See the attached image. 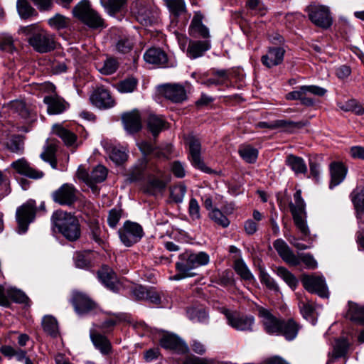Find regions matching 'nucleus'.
Segmentation results:
<instances>
[{"label": "nucleus", "mask_w": 364, "mask_h": 364, "mask_svg": "<svg viewBox=\"0 0 364 364\" xmlns=\"http://www.w3.org/2000/svg\"><path fill=\"white\" fill-rule=\"evenodd\" d=\"M252 311L258 314L268 333L282 336L288 341L294 340L301 328V326L294 318H278L257 304H252Z\"/></svg>", "instance_id": "1"}, {"label": "nucleus", "mask_w": 364, "mask_h": 364, "mask_svg": "<svg viewBox=\"0 0 364 364\" xmlns=\"http://www.w3.org/2000/svg\"><path fill=\"white\" fill-rule=\"evenodd\" d=\"M18 33L25 35L29 45L38 53H48L55 48L54 36L36 25L21 27Z\"/></svg>", "instance_id": "2"}, {"label": "nucleus", "mask_w": 364, "mask_h": 364, "mask_svg": "<svg viewBox=\"0 0 364 364\" xmlns=\"http://www.w3.org/2000/svg\"><path fill=\"white\" fill-rule=\"evenodd\" d=\"M51 220L54 227L68 240L75 241L80 237L79 221L71 213L56 210L53 213Z\"/></svg>", "instance_id": "3"}, {"label": "nucleus", "mask_w": 364, "mask_h": 364, "mask_svg": "<svg viewBox=\"0 0 364 364\" xmlns=\"http://www.w3.org/2000/svg\"><path fill=\"white\" fill-rule=\"evenodd\" d=\"M210 261L209 255L205 252L194 253L190 250H186L178 256V260L176 263L177 272H182L185 276L193 277L195 273L192 270L206 265Z\"/></svg>", "instance_id": "4"}, {"label": "nucleus", "mask_w": 364, "mask_h": 364, "mask_svg": "<svg viewBox=\"0 0 364 364\" xmlns=\"http://www.w3.org/2000/svg\"><path fill=\"white\" fill-rule=\"evenodd\" d=\"M74 16L92 28L104 27V20L92 9L89 1H81L73 9Z\"/></svg>", "instance_id": "5"}, {"label": "nucleus", "mask_w": 364, "mask_h": 364, "mask_svg": "<svg viewBox=\"0 0 364 364\" xmlns=\"http://www.w3.org/2000/svg\"><path fill=\"white\" fill-rule=\"evenodd\" d=\"M294 203H291L289 208L296 228L304 236L309 235V228L306 225L305 216V203L301 198V191L298 190L294 194Z\"/></svg>", "instance_id": "6"}, {"label": "nucleus", "mask_w": 364, "mask_h": 364, "mask_svg": "<svg viewBox=\"0 0 364 364\" xmlns=\"http://www.w3.org/2000/svg\"><path fill=\"white\" fill-rule=\"evenodd\" d=\"M186 144L188 146L189 157L192 165L204 173H213V171L205 165L201 158V144L199 139L194 136H188L186 138Z\"/></svg>", "instance_id": "7"}, {"label": "nucleus", "mask_w": 364, "mask_h": 364, "mask_svg": "<svg viewBox=\"0 0 364 364\" xmlns=\"http://www.w3.org/2000/svg\"><path fill=\"white\" fill-rule=\"evenodd\" d=\"M143 235L141 226L133 222L127 221L119 230V238L122 243L127 247L139 241Z\"/></svg>", "instance_id": "8"}, {"label": "nucleus", "mask_w": 364, "mask_h": 364, "mask_svg": "<svg viewBox=\"0 0 364 364\" xmlns=\"http://www.w3.org/2000/svg\"><path fill=\"white\" fill-rule=\"evenodd\" d=\"M309 19L316 26L328 28L332 24V18L329 9L323 6L310 5L307 7Z\"/></svg>", "instance_id": "9"}, {"label": "nucleus", "mask_w": 364, "mask_h": 364, "mask_svg": "<svg viewBox=\"0 0 364 364\" xmlns=\"http://www.w3.org/2000/svg\"><path fill=\"white\" fill-rule=\"evenodd\" d=\"M53 200L60 205H72L77 200V190L73 185L64 183L51 194Z\"/></svg>", "instance_id": "10"}, {"label": "nucleus", "mask_w": 364, "mask_h": 364, "mask_svg": "<svg viewBox=\"0 0 364 364\" xmlns=\"http://www.w3.org/2000/svg\"><path fill=\"white\" fill-rule=\"evenodd\" d=\"M36 209L33 203H28L18 208L16 210V220L18 223V232L25 233L28 226L35 217Z\"/></svg>", "instance_id": "11"}, {"label": "nucleus", "mask_w": 364, "mask_h": 364, "mask_svg": "<svg viewBox=\"0 0 364 364\" xmlns=\"http://www.w3.org/2000/svg\"><path fill=\"white\" fill-rule=\"evenodd\" d=\"M301 282L309 292L316 293L321 297L328 296L327 287L323 277L304 275Z\"/></svg>", "instance_id": "12"}, {"label": "nucleus", "mask_w": 364, "mask_h": 364, "mask_svg": "<svg viewBox=\"0 0 364 364\" xmlns=\"http://www.w3.org/2000/svg\"><path fill=\"white\" fill-rule=\"evenodd\" d=\"M132 12L141 25L148 26L151 24V12L150 6L146 0H136L132 6Z\"/></svg>", "instance_id": "13"}, {"label": "nucleus", "mask_w": 364, "mask_h": 364, "mask_svg": "<svg viewBox=\"0 0 364 364\" xmlns=\"http://www.w3.org/2000/svg\"><path fill=\"white\" fill-rule=\"evenodd\" d=\"M11 167L14 168L16 173L32 179H40L44 176L43 171L31 166L25 158H21L13 161L11 164Z\"/></svg>", "instance_id": "14"}, {"label": "nucleus", "mask_w": 364, "mask_h": 364, "mask_svg": "<svg viewBox=\"0 0 364 364\" xmlns=\"http://www.w3.org/2000/svg\"><path fill=\"white\" fill-rule=\"evenodd\" d=\"M92 103L100 109H109L114 107L115 102L110 92L104 87H98L90 96Z\"/></svg>", "instance_id": "15"}, {"label": "nucleus", "mask_w": 364, "mask_h": 364, "mask_svg": "<svg viewBox=\"0 0 364 364\" xmlns=\"http://www.w3.org/2000/svg\"><path fill=\"white\" fill-rule=\"evenodd\" d=\"M72 304L75 311L79 315L87 314L96 306V304L86 294L81 292H74Z\"/></svg>", "instance_id": "16"}, {"label": "nucleus", "mask_w": 364, "mask_h": 364, "mask_svg": "<svg viewBox=\"0 0 364 364\" xmlns=\"http://www.w3.org/2000/svg\"><path fill=\"white\" fill-rule=\"evenodd\" d=\"M49 114H60L69 107V103L57 94L47 95L43 98Z\"/></svg>", "instance_id": "17"}, {"label": "nucleus", "mask_w": 364, "mask_h": 364, "mask_svg": "<svg viewBox=\"0 0 364 364\" xmlns=\"http://www.w3.org/2000/svg\"><path fill=\"white\" fill-rule=\"evenodd\" d=\"M273 245L278 255L285 262L292 266L299 264V258L294 254L292 250L283 240L277 239L274 241Z\"/></svg>", "instance_id": "18"}, {"label": "nucleus", "mask_w": 364, "mask_h": 364, "mask_svg": "<svg viewBox=\"0 0 364 364\" xmlns=\"http://www.w3.org/2000/svg\"><path fill=\"white\" fill-rule=\"evenodd\" d=\"M203 16L200 12L195 13L189 26V34L193 37L208 38L210 37L208 28L203 23Z\"/></svg>", "instance_id": "19"}, {"label": "nucleus", "mask_w": 364, "mask_h": 364, "mask_svg": "<svg viewBox=\"0 0 364 364\" xmlns=\"http://www.w3.org/2000/svg\"><path fill=\"white\" fill-rule=\"evenodd\" d=\"M124 129L130 134L139 132L141 129V119L137 110H132L122 114Z\"/></svg>", "instance_id": "20"}, {"label": "nucleus", "mask_w": 364, "mask_h": 364, "mask_svg": "<svg viewBox=\"0 0 364 364\" xmlns=\"http://www.w3.org/2000/svg\"><path fill=\"white\" fill-rule=\"evenodd\" d=\"M163 93L166 98L173 102H182L187 98L183 86L178 84H168L163 87Z\"/></svg>", "instance_id": "21"}, {"label": "nucleus", "mask_w": 364, "mask_h": 364, "mask_svg": "<svg viewBox=\"0 0 364 364\" xmlns=\"http://www.w3.org/2000/svg\"><path fill=\"white\" fill-rule=\"evenodd\" d=\"M100 281L109 289L117 291L118 290V279L114 271L107 266H103L98 272Z\"/></svg>", "instance_id": "22"}, {"label": "nucleus", "mask_w": 364, "mask_h": 364, "mask_svg": "<svg viewBox=\"0 0 364 364\" xmlns=\"http://www.w3.org/2000/svg\"><path fill=\"white\" fill-rule=\"evenodd\" d=\"M224 314L226 316L228 324L232 328L239 331L249 329L250 321L247 316L237 312H230L227 309L224 311Z\"/></svg>", "instance_id": "23"}, {"label": "nucleus", "mask_w": 364, "mask_h": 364, "mask_svg": "<svg viewBox=\"0 0 364 364\" xmlns=\"http://www.w3.org/2000/svg\"><path fill=\"white\" fill-rule=\"evenodd\" d=\"M285 50L282 47H271L262 57V63L267 68H272L282 63Z\"/></svg>", "instance_id": "24"}, {"label": "nucleus", "mask_w": 364, "mask_h": 364, "mask_svg": "<svg viewBox=\"0 0 364 364\" xmlns=\"http://www.w3.org/2000/svg\"><path fill=\"white\" fill-rule=\"evenodd\" d=\"M161 346L170 350H174L180 353H185L188 350V346L178 336L173 334H166L160 341Z\"/></svg>", "instance_id": "25"}, {"label": "nucleus", "mask_w": 364, "mask_h": 364, "mask_svg": "<svg viewBox=\"0 0 364 364\" xmlns=\"http://www.w3.org/2000/svg\"><path fill=\"white\" fill-rule=\"evenodd\" d=\"M144 60L153 65L165 66L167 63V55L159 48H151L144 54Z\"/></svg>", "instance_id": "26"}, {"label": "nucleus", "mask_w": 364, "mask_h": 364, "mask_svg": "<svg viewBox=\"0 0 364 364\" xmlns=\"http://www.w3.org/2000/svg\"><path fill=\"white\" fill-rule=\"evenodd\" d=\"M210 48V43L208 40L190 41L187 48V55L196 59L204 55Z\"/></svg>", "instance_id": "27"}, {"label": "nucleus", "mask_w": 364, "mask_h": 364, "mask_svg": "<svg viewBox=\"0 0 364 364\" xmlns=\"http://www.w3.org/2000/svg\"><path fill=\"white\" fill-rule=\"evenodd\" d=\"M331 183L330 188L340 184L346 178L347 168L341 162H333L330 164Z\"/></svg>", "instance_id": "28"}, {"label": "nucleus", "mask_w": 364, "mask_h": 364, "mask_svg": "<svg viewBox=\"0 0 364 364\" xmlns=\"http://www.w3.org/2000/svg\"><path fill=\"white\" fill-rule=\"evenodd\" d=\"M301 88H306V90H303L304 93L301 95L299 100L302 105L306 106H312L314 104V100L309 97V94L321 97L327 92L325 88L316 85H304L301 86Z\"/></svg>", "instance_id": "29"}, {"label": "nucleus", "mask_w": 364, "mask_h": 364, "mask_svg": "<svg viewBox=\"0 0 364 364\" xmlns=\"http://www.w3.org/2000/svg\"><path fill=\"white\" fill-rule=\"evenodd\" d=\"M212 75V77L203 80L200 83L207 87L220 86L225 85L230 78V72L227 70H213Z\"/></svg>", "instance_id": "30"}, {"label": "nucleus", "mask_w": 364, "mask_h": 364, "mask_svg": "<svg viewBox=\"0 0 364 364\" xmlns=\"http://www.w3.org/2000/svg\"><path fill=\"white\" fill-rule=\"evenodd\" d=\"M90 338L95 348L98 349L102 354L108 355L110 353L112 350L111 343L105 336L91 331Z\"/></svg>", "instance_id": "31"}, {"label": "nucleus", "mask_w": 364, "mask_h": 364, "mask_svg": "<svg viewBox=\"0 0 364 364\" xmlns=\"http://www.w3.org/2000/svg\"><path fill=\"white\" fill-rule=\"evenodd\" d=\"M285 163L296 174H305L307 172L306 163L301 157L292 154L288 155Z\"/></svg>", "instance_id": "32"}, {"label": "nucleus", "mask_w": 364, "mask_h": 364, "mask_svg": "<svg viewBox=\"0 0 364 364\" xmlns=\"http://www.w3.org/2000/svg\"><path fill=\"white\" fill-rule=\"evenodd\" d=\"M53 132L59 136L66 146L73 145L77 139V136L73 132L60 124H54L53 126Z\"/></svg>", "instance_id": "33"}, {"label": "nucleus", "mask_w": 364, "mask_h": 364, "mask_svg": "<svg viewBox=\"0 0 364 364\" xmlns=\"http://www.w3.org/2000/svg\"><path fill=\"white\" fill-rule=\"evenodd\" d=\"M147 127L152 134L156 136L166 128V121L161 116L150 114L147 119Z\"/></svg>", "instance_id": "34"}, {"label": "nucleus", "mask_w": 364, "mask_h": 364, "mask_svg": "<svg viewBox=\"0 0 364 364\" xmlns=\"http://www.w3.org/2000/svg\"><path fill=\"white\" fill-rule=\"evenodd\" d=\"M350 197L356 212L364 213V186L355 188Z\"/></svg>", "instance_id": "35"}, {"label": "nucleus", "mask_w": 364, "mask_h": 364, "mask_svg": "<svg viewBox=\"0 0 364 364\" xmlns=\"http://www.w3.org/2000/svg\"><path fill=\"white\" fill-rule=\"evenodd\" d=\"M348 306V318L364 325V306L353 302H349Z\"/></svg>", "instance_id": "36"}, {"label": "nucleus", "mask_w": 364, "mask_h": 364, "mask_svg": "<svg viewBox=\"0 0 364 364\" xmlns=\"http://www.w3.org/2000/svg\"><path fill=\"white\" fill-rule=\"evenodd\" d=\"M16 8L21 18H28L36 14L35 9L27 0H17Z\"/></svg>", "instance_id": "37"}, {"label": "nucleus", "mask_w": 364, "mask_h": 364, "mask_svg": "<svg viewBox=\"0 0 364 364\" xmlns=\"http://www.w3.org/2000/svg\"><path fill=\"white\" fill-rule=\"evenodd\" d=\"M42 325L44 331L52 337H56L58 335V322L53 316H45L43 319Z\"/></svg>", "instance_id": "38"}, {"label": "nucleus", "mask_w": 364, "mask_h": 364, "mask_svg": "<svg viewBox=\"0 0 364 364\" xmlns=\"http://www.w3.org/2000/svg\"><path fill=\"white\" fill-rule=\"evenodd\" d=\"M110 159L116 164H121L127 159V154L122 147L113 146L109 149Z\"/></svg>", "instance_id": "39"}, {"label": "nucleus", "mask_w": 364, "mask_h": 364, "mask_svg": "<svg viewBox=\"0 0 364 364\" xmlns=\"http://www.w3.org/2000/svg\"><path fill=\"white\" fill-rule=\"evenodd\" d=\"M137 80L134 77H129L119 82L116 85L117 90L121 93H130L137 87Z\"/></svg>", "instance_id": "40"}, {"label": "nucleus", "mask_w": 364, "mask_h": 364, "mask_svg": "<svg viewBox=\"0 0 364 364\" xmlns=\"http://www.w3.org/2000/svg\"><path fill=\"white\" fill-rule=\"evenodd\" d=\"M348 347L349 343L346 338H341L336 340L332 353L333 358L344 357L348 352Z\"/></svg>", "instance_id": "41"}, {"label": "nucleus", "mask_w": 364, "mask_h": 364, "mask_svg": "<svg viewBox=\"0 0 364 364\" xmlns=\"http://www.w3.org/2000/svg\"><path fill=\"white\" fill-rule=\"evenodd\" d=\"M118 68L117 61L112 58H107L103 64H99L97 66L98 70L103 75H111L114 73Z\"/></svg>", "instance_id": "42"}, {"label": "nucleus", "mask_w": 364, "mask_h": 364, "mask_svg": "<svg viewBox=\"0 0 364 364\" xmlns=\"http://www.w3.org/2000/svg\"><path fill=\"white\" fill-rule=\"evenodd\" d=\"M277 274L280 277L291 289L295 288L298 284V280L284 267H278L277 269Z\"/></svg>", "instance_id": "43"}, {"label": "nucleus", "mask_w": 364, "mask_h": 364, "mask_svg": "<svg viewBox=\"0 0 364 364\" xmlns=\"http://www.w3.org/2000/svg\"><path fill=\"white\" fill-rule=\"evenodd\" d=\"M69 22L68 18L59 14H55L48 21L49 26L56 30H60L68 27Z\"/></svg>", "instance_id": "44"}, {"label": "nucleus", "mask_w": 364, "mask_h": 364, "mask_svg": "<svg viewBox=\"0 0 364 364\" xmlns=\"http://www.w3.org/2000/svg\"><path fill=\"white\" fill-rule=\"evenodd\" d=\"M90 174L92 184L100 183L106 179L107 170L104 166L98 165L92 170Z\"/></svg>", "instance_id": "45"}, {"label": "nucleus", "mask_w": 364, "mask_h": 364, "mask_svg": "<svg viewBox=\"0 0 364 364\" xmlns=\"http://www.w3.org/2000/svg\"><path fill=\"white\" fill-rule=\"evenodd\" d=\"M0 49L10 53L16 50L14 41L11 36L7 33L0 35Z\"/></svg>", "instance_id": "46"}, {"label": "nucleus", "mask_w": 364, "mask_h": 364, "mask_svg": "<svg viewBox=\"0 0 364 364\" xmlns=\"http://www.w3.org/2000/svg\"><path fill=\"white\" fill-rule=\"evenodd\" d=\"M7 149L16 154H22L23 151V142L19 136H12L6 143Z\"/></svg>", "instance_id": "47"}, {"label": "nucleus", "mask_w": 364, "mask_h": 364, "mask_svg": "<svg viewBox=\"0 0 364 364\" xmlns=\"http://www.w3.org/2000/svg\"><path fill=\"white\" fill-rule=\"evenodd\" d=\"M169 11L174 15H180L185 11L183 0H164Z\"/></svg>", "instance_id": "48"}, {"label": "nucleus", "mask_w": 364, "mask_h": 364, "mask_svg": "<svg viewBox=\"0 0 364 364\" xmlns=\"http://www.w3.org/2000/svg\"><path fill=\"white\" fill-rule=\"evenodd\" d=\"M234 268L235 272L241 277L242 279L249 280L250 279V272L248 267L240 259H235Z\"/></svg>", "instance_id": "49"}, {"label": "nucleus", "mask_w": 364, "mask_h": 364, "mask_svg": "<svg viewBox=\"0 0 364 364\" xmlns=\"http://www.w3.org/2000/svg\"><path fill=\"white\" fill-rule=\"evenodd\" d=\"M209 216L211 220L223 228L228 227L230 224L227 217L218 208L213 209L212 211L209 213Z\"/></svg>", "instance_id": "50"}, {"label": "nucleus", "mask_w": 364, "mask_h": 364, "mask_svg": "<svg viewBox=\"0 0 364 364\" xmlns=\"http://www.w3.org/2000/svg\"><path fill=\"white\" fill-rule=\"evenodd\" d=\"M127 0H108L105 7L110 15H114L119 12L126 4Z\"/></svg>", "instance_id": "51"}, {"label": "nucleus", "mask_w": 364, "mask_h": 364, "mask_svg": "<svg viewBox=\"0 0 364 364\" xmlns=\"http://www.w3.org/2000/svg\"><path fill=\"white\" fill-rule=\"evenodd\" d=\"M277 126L286 128L289 132H293L295 129H301L306 125V122L299 121L293 122L291 120H279L276 122Z\"/></svg>", "instance_id": "52"}, {"label": "nucleus", "mask_w": 364, "mask_h": 364, "mask_svg": "<svg viewBox=\"0 0 364 364\" xmlns=\"http://www.w3.org/2000/svg\"><path fill=\"white\" fill-rule=\"evenodd\" d=\"M188 315L194 322H205L208 318L207 313L202 309H191L188 311Z\"/></svg>", "instance_id": "53"}, {"label": "nucleus", "mask_w": 364, "mask_h": 364, "mask_svg": "<svg viewBox=\"0 0 364 364\" xmlns=\"http://www.w3.org/2000/svg\"><path fill=\"white\" fill-rule=\"evenodd\" d=\"M6 293L9 299L18 303H25L28 299L23 292L14 288H7Z\"/></svg>", "instance_id": "54"}, {"label": "nucleus", "mask_w": 364, "mask_h": 364, "mask_svg": "<svg viewBox=\"0 0 364 364\" xmlns=\"http://www.w3.org/2000/svg\"><path fill=\"white\" fill-rule=\"evenodd\" d=\"M90 252H77L75 257V264L77 267L87 268L90 264Z\"/></svg>", "instance_id": "55"}, {"label": "nucleus", "mask_w": 364, "mask_h": 364, "mask_svg": "<svg viewBox=\"0 0 364 364\" xmlns=\"http://www.w3.org/2000/svg\"><path fill=\"white\" fill-rule=\"evenodd\" d=\"M200 205L196 198H191L188 204V213L192 220H198L200 218Z\"/></svg>", "instance_id": "56"}, {"label": "nucleus", "mask_w": 364, "mask_h": 364, "mask_svg": "<svg viewBox=\"0 0 364 364\" xmlns=\"http://www.w3.org/2000/svg\"><path fill=\"white\" fill-rule=\"evenodd\" d=\"M146 164L144 161L141 162L139 166H135L129 174V179L131 181L140 180L144 175Z\"/></svg>", "instance_id": "57"}, {"label": "nucleus", "mask_w": 364, "mask_h": 364, "mask_svg": "<svg viewBox=\"0 0 364 364\" xmlns=\"http://www.w3.org/2000/svg\"><path fill=\"white\" fill-rule=\"evenodd\" d=\"M297 257L299 258V264L303 262L307 268L314 269L317 267V262L311 255L302 253Z\"/></svg>", "instance_id": "58"}, {"label": "nucleus", "mask_w": 364, "mask_h": 364, "mask_svg": "<svg viewBox=\"0 0 364 364\" xmlns=\"http://www.w3.org/2000/svg\"><path fill=\"white\" fill-rule=\"evenodd\" d=\"M133 42L129 38H122L117 43V49L122 53H129L133 48Z\"/></svg>", "instance_id": "59"}, {"label": "nucleus", "mask_w": 364, "mask_h": 364, "mask_svg": "<svg viewBox=\"0 0 364 364\" xmlns=\"http://www.w3.org/2000/svg\"><path fill=\"white\" fill-rule=\"evenodd\" d=\"M122 216V211L117 209H112L108 215L107 223L109 227L114 228L118 224Z\"/></svg>", "instance_id": "60"}, {"label": "nucleus", "mask_w": 364, "mask_h": 364, "mask_svg": "<svg viewBox=\"0 0 364 364\" xmlns=\"http://www.w3.org/2000/svg\"><path fill=\"white\" fill-rule=\"evenodd\" d=\"M186 193V186L180 185L178 186L175 187L171 191V197L173 200L176 203L182 202L184 196Z\"/></svg>", "instance_id": "61"}, {"label": "nucleus", "mask_w": 364, "mask_h": 364, "mask_svg": "<svg viewBox=\"0 0 364 364\" xmlns=\"http://www.w3.org/2000/svg\"><path fill=\"white\" fill-rule=\"evenodd\" d=\"M11 106L21 117H27L28 116L29 110L23 101H15L12 103Z\"/></svg>", "instance_id": "62"}, {"label": "nucleus", "mask_w": 364, "mask_h": 364, "mask_svg": "<svg viewBox=\"0 0 364 364\" xmlns=\"http://www.w3.org/2000/svg\"><path fill=\"white\" fill-rule=\"evenodd\" d=\"M252 16L259 15L263 16L266 14V8L262 5L259 0H252Z\"/></svg>", "instance_id": "63"}, {"label": "nucleus", "mask_w": 364, "mask_h": 364, "mask_svg": "<svg viewBox=\"0 0 364 364\" xmlns=\"http://www.w3.org/2000/svg\"><path fill=\"white\" fill-rule=\"evenodd\" d=\"M56 147L55 144H50L45 147L43 152L41 154V158L45 161L55 158V154Z\"/></svg>", "instance_id": "64"}]
</instances>
